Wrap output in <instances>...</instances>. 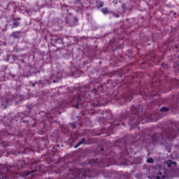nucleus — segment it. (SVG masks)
<instances>
[{"mask_svg": "<svg viewBox=\"0 0 179 179\" xmlns=\"http://www.w3.org/2000/svg\"><path fill=\"white\" fill-rule=\"evenodd\" d=\"M127 122H128L131 128H136L139 124H145V122H146V120H145V115H143V109H142L141 106L136 107L134 106H131V115L122 113L120 119H117L111 124V128L117 127V125L124 126Z\"/></svg>", "mask_w": 179, "mask_h": 179, "instance_id": "nucleus-1", "label": "nucleus"}, {"mask_svg": "<svg viewBox=\"0 0 179 179\" xmlns=\"http://www.w3.org/2000/svg\"><path fill=\"white\" fill-rule=\"evenodd\" d=\"M136 139H138V141L135 140L134 143H127L126 138H124L121 140H119L115 143V146H120V145H123L124 146L125 150H124L120 155V159L123 160L126 163V164H132L131 163H128V158L129 157V155L133 153L134 150L132 149V147L131 146H135L136 148H138V146H141V145L143 144V142H145V139H146V136L142 135H138L136 136Z\"/></svg>", "mask_w": 179, "mask_h": 179, "instance_id": "nucleus-2", "label": "nucleus"}, {"mask_svg": "<svg viewBox=\"0 0 179 179\" xmlns=\"http://www.w3.org/2000/svg\"><path fill=\"white\" fill-rule=\"evenodd\" d=\"M171 127L174 129H169L166 131H164V135L155 133L151 136V143L152 145H163L164 141H173L179 134V122H173Z\"/></svg>", "mask_w": 179, "mask_h": 179, "instance_id": "nucleus-3", "label": "nucleus"}, {"mask_svg": "<svg viewBox=\"0 0 179 179\" xmlns=\"http://www.w3.org/2000/svg\"><path fill=\"white\" fill-rule=\"evenodd\" d=\"M72 163H67L62 166L59 169H57V166H54L52 169L53 173L56 174H59V173H64L62 179H86V173L85 171L82 172V169L76 167L69 168Z\"/></svg>", "mask_w": 179, "mask_h": 179, "instance_id": "nucleus-4", "label": "nucleus"}, {"mask_svg": "<svg viewBox=\"0 0 179 179\" xmlns=\"http://www.w3.org/2000/svg\"><path fill=\"white\" fill-rule=\"evenodd\" d=\"M134 94H141L146 100L147 99L145 98V96H146L147 97L148 96H149V94L146 92V90H145L143 87H141V88H136L135 91L129 89L126 93L123 94L122 97L126 101H131V100L134 99Z\"/></svg>", "mask_w": 179, "mask_h": 179, "instance_id": "nucleus-5", "label": "nucleus"}, {"mask_svg": "<svg viewBox=\"0 0 179 179\" xmlns=\"http://www.w3.org/2000/svg\"><path fill=\"white\" fill-rule=\"evenodd\" d=\"M76 101L77 104L75 106L76 108H82L83 107V105H82V98L80 94H78L77 96L75 95L72 98H70L69 101H63L62 103L59 105L58 108L61 109L62 108H66L68 106H71V103H73V101Z\"/></svg>", "mask_w": 179, "mask_h": 179, "instance_id": "nucleus-6", "label": "nucleus"}, {"mask_svg": "<svg viewBox=\"0 0 179 179\" xmlns=\"http://www.w3.org/2000/svg\"><path fill=\"white\" fill-rule=\"evenodd\" d=\"M93 93L96 94V98L94 99L93 102H92V105L93 107H99L100 106H104V103L102 101L103 98L100 96V95L97 94V91L96 88H94Z\"/></svg>", "mask_w": 179, "mask_h": 179, "instance_id": "nucleus-7", "label": "nucleus"}, {"mask_svg": "<svg viewBox=\"0 0 179 179\" xmlns=\"http://www.w3.org/2000/svg\"><path fill=\"white\" fill-rule=\"evenodd\" d=\"M165 163L167 164V167L171 169V170H176V169H177V163L173 162L171 160H168Z\"/></svg>", "mask_w": 179, "mask_h": 179, "instance_id": "nucleus-8", "label": "nucleus"}, {"mask_svg": "<svg viewBox=\"0 0 179 179\" xmlns=\"http://www.w3.org/2000/svg\"><path fill=\"white\" fill-rule=\"evenodd\" d=\"M10 103V99L8 98H5L4 99L1 100V105L4 108H6V106Z\"/></svg>", "mask_w": 179, "mask_h": 179, "instance_id": "nucleus-9", "label": "nucleus"}, {"mask_svg": "<svg viewBox=\"0 0 179 179\" xmlns=\"http://www.w3.org/2000/svg\"><path fill=\"white\" fill-rule=\"evenodd\" d=\"M20 31H14L12 33V36L14 38H20Z\"/></svg>", "mask_w": 179, "mask_h": 179, "instance_id": "nucleus-10", "label": "nucleus"}, {"mask_svg": "<svg viewBox=\"0 0 179 179\" xmlns=\"http://www.w3.org/2000/svg\"><path fill=\"white\" fill-rule=\"evenodd\" d=\"M106 114L105 118L106 120H111V118H113V113H111L110 110H106Z\"/></svg>", "mask_w": 179, "mask_h": 179, "instance_id": "nucleus-11", "label": "nucleus"}, {"mask_svg": "<svg viewBox=\"0 0 179 179\" xmlns=\"http://www.w3.org/2000/svg\"><path fill=\"white\" fill-rule=\"evenodd\" d=\"M85 141H86L85 138H82L80 141H78V143L74 146L75 149H76V148H79L80 145H83V143H85Z\"/></svg>", "mask_w": 179, "mask_h": 179, "instance_id": "nucleus-12", "label": "nucleus"}, {"mask_svg": "<svg viewBox=\"0 0 179 179\" xmlns=\"http://www.w3.org/2000/svg\"><path fill=\"white\" fill-rule=\"evenodd\" d=\"M101 12L103 15H108L110 13V10L108 8H103L101 9Z\"/></svg>", "mask_w": 179, "mask_h": 179, "instance_id": "nucleus-13", "label": "nucleus"}, {"mask_svg": "<svg viewBox=\"0 0 179 179\" xmlns=\"http://www.w3.org/2000/svg\"><path fill=\"white\" fill-rule=\"evenodd\" d=\"M156 178L157 179H162V178H164V174H163V173L162 172H159L157 173V176H156Z\"/></svg>", "mask_w": 179, "mask_h": 179, "instance_id": "nucleus-14", "label": "nucleus"}, {"mask_svg": "<svg viewBox=\"0 0 179 179\" xmlns=\"http://www.w3.org/2000/svg\"><path fill=\"white\" fill-rule=\"evenodd\" d=\"M166 111H169V108L167 107H162L159 110V113H166Z\"/></svg>", "mask_w": 179, "mask_h": 179, "instance_id": "nucleus-15", "label": "nucleus"}, {"mask_svg": "<svg viewBox=\"0 0 179 179\" xmlns=\"http://www.w3.org/2000/svg\"><path fill=\"white\" fill-rule=\"evenodd\" d=\"M97 8H103L104 6V2L103 1H99L97 3Z\"/></svg>", "mask_w": 179, "mask_h": 179, "instance_id": "nucleus-16", "label": "nucleus"}, {"mask_svg": "<svg viewBox=\"0 0 179 179\" xmlns=\"http://www.w3.org/2000/svg\"><path fill=\"white\" fill-rule=\"evenodd\" d=\"M17 26H19V22H15L12 24V29H15V27H17Z\"/></svg>", "mask_w": 179, "mask_h": 179, "instance_id": "nucleus-17", "label": "nucleus"}, {"mask_svg": "<svg viewBox=\"0 0 179 179\" xmlns=\"http://www.w3.org/2000/svg\"><path fill=\"white\" fill-rule=\"evenodd\" d=\"M162 66L164 69H167V68H169V66L165 64V63H162Z\"/></svg>", "mask_w": 179, "mask_h": 179, "instance_id": "nucleus-18", "label": "nucleus"}, {"mask_svg": "<svg viewBox=\"0 0 179 179\" xmlns=\"http://www.w3.org/2000/svg\"><path fill=\"white\" fill-rule=\"evenodd\" d=\"M155 83H157V86L162 85V80L159 78V80H158L157 82H155Z\"/></svg>", "mask_w": 179, "mask_h": 179, "instance_id": "nucleus-19", "label": "nucleus"}, {"mask_svg": "<svg viewBox=\"0 0 179 179\" xmlns=\"http://www.w3.org/2000/svg\"><path fill=\"white\" fill-rule=\"evenodd\" d=\"M75 92H76V90H75V88H73V87H71L70 92L71 93H75Z\"/></svg>", "mask_w": 179, "mask_h": 179, "instance_id": "nucleus-20", "label": "nucleus"}, {"mask_svg": "<svg viewBox=\"0 0 179 179\" xmlns=\"http://www.w3.org/2000/svg\"><path fill=\"white\" fill-rule=\"evenodd\" d=\"M151 96H160V92L152 93V94H151Z\"/></svg>", "mask_w": 179, "mask_h": 179, "instance_id": "nucleus-21", "label": "nucleus"}, {"mask_svg": "<svg viewBox=\"0 0 179 179\" xmlns=\"http://www.w3.org/2000/svg\"><path fill=\"white\" fill-rule=\"evenodd\" d=\"M154 160L152 159V158H149L147 160V163H153Z\"/></svg>", "mask_w": 179, "mask_h": 179, "instance_id": "nucleus-22", "label": "nucleus"}, {"mask_svg": "<svg viewBox=\"0 0 179 179\" xmlns=\"http://www.w3.org/2000/svg\"><path fill=\"white\" fill-rule=\"evenodd\" d=\"M13 20H14V22H17V21H19V20H20V17H15V18H13Z\"/></svg>", "mask_w": 179, "mask_h": 179, "instance_id": "nucleus-23", "label": "nucleus"}, {"mask_svg": "<svg viewBox=\"0 0 179 179\" xmlns=\"http://www.w3.org/2000/svg\"><path fill=\"white\" fill-rule=\"evenodd\" d=\"M52 113H58L59 114H61V111L56 110H52Z\"/></svg>", "mask_w": 179, "mask_h": 179, "instance_id": "nucleus-24", "label": "nucleus"}, {"mask_svg": "<svg viewBox=\"0 0 179 179\" xmlns=\"http://www.w3.org/2000/svg\"><path fill=\"white\" fill-rule=\"evenodd\" d=\"M73 129H75L76 128V124L75 123L72 124Z\"/></svg>", "mask_w": 179, "mask_h": 179, "instance_id": "nucleus-25", "label": "nucleus"}, {"mask_svg": "<svg viewBox=\"0 0 179 179\" xmlns=\"http://www.w3.org/2000/svg\"><path fill=\"white\" fill-rule=\"evenodd\" d=\"M115 17H120V15L116 14V15H115Z\"/></svg>", "mask_w": 179, "mask_h": 179, "instance_id": "nucleus-26", "label": "nucleus"}, {"mask_svg": "<svg viewBox=\"0 0 179 179\" xmlns=\"http://www.w3.org/2000/svg\"><path fill=\"white\" fill-rule=\"evenodd\" d=\"M152 85H155V78H152Z\"/></svg>", "mask_w": 179, "mask_h": 179, "instance_id": "nucleus-27", "label": "nucleus"}, {"mask_svg": "<svg viewBox=\"0 0 179 179\" xmlns=\"http://www.w3.org/2000/svg\"><path fill=\"white\" fill-rule=\"evenodd\" d=\"M131 79H134L135 77H134L133 76H130Z\"/></svg>", "mask_w": 179, "mask_h": 179, "instance_id": "nucleus-28", "label": "nucleus"}, {"mask_svg": "<svg viewBox=\"0 0 179 179\" xmlns=\"http://www.w3.org/2000/svg\"><path fill=\"white\" fill-rule=\"evenodd\" d=\"M76 22H78V18L75 17Z\"/></svg>", "mask_w": 179, "mask_h": 179, "instance_id": "nucleus-29", "label": "nucleus"}, {"mask_svg": "<svg viewBox=\"0 0 179 179\" xmlns=\"http://www.w3.org/2000/svg\"><path fill=\"white\" fill-rule=\"evenodd\" d=\"M165 80H166V82H168L167 77L165 78Z\"/></svg>", "mask_w": 179, "mask_h": 179, "instance_id": "nucleus-30", "label": "nucleus"}, {"mask_svg": "<svg viewBox=\"0 0 179 179\" xmlns=\"http://www.w3.org/2000/svg\"><path fill=\"white\" fill-rule=\"evenodd\" d=\"M175 47H176V48H178V45H176Z\"/></svg>", "mask_w": 179, "mask_h": 179, "instance_id": "nucleus-31", "label": "nucleus"}, {"mask_svg": "<svg viewBox=\"0 0 179 179\" xmlns=\"http://www.w3.org/2000/svg\"><path fill=\"white\" fill-rule=\"evenodd\" d=\"M86 94H87L88 96H90V95H89V94H88L87 92L86 93Z\"/></svg>", "mask_w": 179, "mask_h": 179, "instance_id": "nucleus-32", "label": "nucleus"}, {"mask_svg": "<svg viewBox=\"0 0 179 179\" xmlns=\"http://www.w3.org/2000/svg\"><path fill=\"white\" fill-rule=\"evenodd\" d=\"M50 118H51V120H52V116H50Z\"/></svg>", "mask_w": 179, "mask_h": 179, "instance_id": "nucleus-33", "label": "nucleus"}, {"mask_svg": "<svg viewBox=\"0 0 179 179\" xmlns=\"http://www.w3.org/2000/svg\"><path fill=\"white\" fill-rule=\"evenodd\" d=\"M127 86H129V84H127Z\"/></svg>", "mask_w": 179, "mask_h": 179, "instance_id": "nucleus-34", "label": "nucleus"}, {"mask_svg": "<svg viewBox=\"0 0 179 179\" xmlns=\"http://www.w3.org/2000/svg\"><path fill=\"white\" fill-rule=\"evenodd\" d=\"M26 122H29V121L27 120Z\"/></svg>", "mask_w": 179, "mask_h": 179, "instance_id": "nucleus-35", "label": "nucleus"}, {"mask_svg": "<svg viewBox=\"0 0 179 179\" xmlns=\"http://www.w3.org/2000/svg\"><path fill=\"white\" fill-rule=\"evenodd\" d=\"M106 145H108V143H106Z\"/></svg>", "mask_w": 179, "mask_h": 179, "instance_id": "nucleus-36", "label": "nucleus"}, {"mask_svg": "<svg viewBox=\"0 0 179 179\" xmlns=\"http://www.w3.org/2000/svg\"><path fill=\"white\" fill-rule=\"evenodd\" d=\"M155 59L157 58L156 56L155 57Z\"/></svg>", "mask_w": 179, "mask_h": 179, "instance_id": "nucleus-37", "label": "nucleus"}, {"mask_svg": "<svg viewBox=\"0 0 179 179\" xmlns=\"http://www.w3.org/2000/svg\"><path fill=\"white\" fill-rule=\"evenodd\" d=\"M43 132H44V131H41L42 134H43Z\"/></svg>", "mask_w": 179, "mask_h": 179, "instance_id": "nucleus-38", "label": "nucleus"}, {"mask_svg": "<svg viewBox=\"0 0 179 179\" xmlns=\"http://www.w3.org/2000/svg\"><path fill=\"white\" fill-rule=\"evenodd\" d=\"M33 86H34V84H33Z\"/></svg>", "mask_w": 179, "mask_h": 179, "instance_id": "nucleus-39", "label": "nucleus"}]
</instances>
